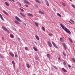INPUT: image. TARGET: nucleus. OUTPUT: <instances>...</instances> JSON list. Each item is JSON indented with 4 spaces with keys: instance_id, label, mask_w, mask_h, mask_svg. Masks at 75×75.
Segmentation results:
<instances>
[{
    "instance_id": "nucleus-7",
    "label": "nucleus",
    "mask_w": 75,
    "mask_h": 75,
    "mask_svg": "<svg viewBox=\"0 0 75 75\" xmlns=\"http://www.w3.org/2000/svg\"><path fill=\"white\" fill-rule=\"evenodd\" d=\"M62 71H63L64 72H66V73L67 72V71L66 69H65L64 68H62Z\"/></svg>"
},
{
    "instance_id": "nucleus-34",
    "label": "nucleus",
    "mask_w": 75,
    "mask_h": 75,
    "mask_svg": "<svg viewBox=\"0 0 75 75\" xmlns=\"http://www.w3.org/2000/svg\"><path fill=\"white\" fill-rule=\"evenodd\" d=\"M70 21H71V22H72V23H73V24H74V21L72 19H71L70 20Z\"/></svg>"
},
{
    "instance_id": "nucleus-39",
    "label": "nucleus",
    "mask_w": 75,
    "mask_h": 75,
    "mask_svg": "<svg viewBox=\"0 0 75 75\" xmlns=\"http://www.w3.org/2000/svg\"><path fill=\"white\" fill-rule=\"evenodd\" d=\"M63 64H64V65H66V66L67 65V64H66V63L65 62H63Z\"/></svg>"
},
{
    "instance_id": "nucleus-54",
    "label": "nucleus",
    "mask_w": 75,
    "mask_h": 75,
    "mask_svg": "<svg viewBox=\"0 0 75 75\" xmlns=\"http://www.w3.org/2000/svg\"><path fill=\"white\" fill-rule=\"evenodd\" d=\"M12 1H13V2H15V1H14V0H12Z\"/></svg>"
},
{
    "instance_id": "nucleus-42",
    "label": "nucleus",
    "mask_w": 75,
    "mask_h": 75,
    "mask_svg": "<svg viewBox=\"0 0 75 75\" xmlns=\"http://www.w3.org/2000/svg\"><path fill=\"white\" fill-rule=\"evenodd\" d=\"M15 56L16 58H17V57H18V56L16 54H15Z\"/></svg>"
},
{
    "instance_id": "nucleus-29",
    "label": "nucleus",
    "mask_w": 75,
    "mask_h": 75,
    "mask_svg": "<svg viewBox=\"0 0 75 75\" xmlns=\"http://www.w3.org/2000/svg\"><path fill=\"white\" fill-rule=\"evenodd\" d=\"M60 40L62 42H63V41H64V39H63V38H60Z\"/></svg>"
},
{
    "instance_id": "nucleus-17",
    "label": "nucleus",
    "mask_w": 75,
    "mask_h": 75,
    "mask_svg": "<svg viewBox=\"0 0 75 75\" xmlns=\"http://www.w3.org/2000/svg\"><path fill=\"white\" fill-rule=\"evenodd\" d=\"M28 16H30V17H33V15L32 14H31L30 13H28Z\"/></svg>"
},
{
    "instance_id": "nucleus-1",
    "label": "nucleus",
    "mask_w": 75,
    "mask_h": 75,
    "mask_svg": "<svg viewBox=\"0 0 75 75\" xmlns=\"http://www.w3.org/2000/svg\"><path fill=\"white\" fill-rule=\"evenodd\" d=\"M60 25L61 26V27L63 29V30H64V31H66V32H67L68 34H71V31H70V30H69V29H68L67 28L64 27V25H62V24H60Z\"/></svg>"
},
{
    "instance_id": "nucleus-35",
    "label": "nucleus",
    "mask_w": 75,
    "mask_h": 75,
    "mask_svg": "<svg viewBox=\"0 0 75 75\" xmlns=\"http://www.w3.org/2000/svg\"><path fill=\"white\" fill-rule=\"evenodd\" d=\"M70 21H71V22H72V23H73V24H74V21L72 19H71L70 20Z\"/></svg>"
},
{
    "instance_id": "nucleus-31",
    "label": "nucleus",
    "mask_w": 75,
    "mask_h": 75,
    "mask_svg": "<svg viewBox=\"0 0 75 75\" xmlns=\"http://www.w3.org/2000/svg\"><path fill=\"white\" fill-rule=\"evenodd\" d=\"M42 28L43 31H45V28H44V27L43 26H42Z\"/></svg>"
},
{
    "instance_id": "nucleus-23",
    "label": "nucleus",
    "mask_w": 75,
    "mask_h": 75,
    "mask_svg": "<svg viewBox=\"0 0 75 75\" xmlns=\"http://www.w3.org/2000/svg\"><path fill=\"white\" fill-rule=\"evenodd\" d=\"M19 10H21V11H24V9L21 8H19Z\"/></svg>"
},
{
    "instance_id": "nucleus-28",
    "label": "nucleus",
    "mask_w": 75,
    "mask_h": 75,
    "mask_svg": "<svg viewBox=\"0 0 75 75\" xmlns=\"http://www.w3.org/2000/svg\"><path fill=\"white\" fill-rule=\"evenodd\" d=\"M57 14L58 16H59V17H62V16H61V15L59 14V13H57Z\"/></svg>"
},
{
    "instance_id": "nucleus-50",
    "label": "nucleus",
    "mask_w": 75,
    "mask_h": 75,
    "mask_svg": "<svg viewBox=\"0 0 75 75\" xmlns=\"http://www.w3.org/2000/svg\"><path fill=\"white\" fill-rule=\"evenodd\" d=\"M54 10V11H56V9H55V8H53Z\"/></svg>"
},
{
    "instance_id": "nucleus-40",
    "label": "nucleus",
    "mask_w": 75,
    "mask_h": 75,
    "mask_svg": "<svg viewBox=\"0 0 75 75\" xmlns=\"http://www.w3.org/2000/svg\"><path fill=\"white\" fill-rule=\"evenodd\" d=\"M68 67H69V68H71V66L69 64H68Z\"/></svg>"
},
{
    "instance_id": "nucleus-55",
    "label": "nucleus",
    "mask_w": 75,
    "mask_h": 75,
    "mask_svg": "<svg viewBox=\"0 0 75 75\" xmlns=\"http://www.w3.org/2000/svg\"><path fill=\"white\" fill-rule=\"evenodd\" d=\"M2 39L3 40H4V38L3 37H2Z\"/></svg>"
},
{
    "instance_id": "nucleus-30",
    "label": "nucleus",
    "mask_w": 75,
    "mask_h": 75,
    "mask_svg": "<svg viewBox=\"0 0 75 75\" xmlns=\"http://www.w3.org/2000/svg\"><path fill=\"white\" fill-rule=\"evenodd\" d=\"M71 59H72L73 61L74 62V63H75V59H74L73 58H72Z\"/></svg>"
},
{
    "instance_id": "nucleus-5",
    "label": "nucleus",
    "mask_w": 75,
    "mask_h": 75,
    "mask_svg": "<svg viewBox=\"0 0 75 75\" xmlns=\"http://www.w3.org/2000/svg\"><path fill=\"white\" fill-rule=\"evenodd\" d=\"M63 45L66 50H67V45H66L64 43H63Z\"/></svg>"
},
{
    "instance_id": "nucleus-44",
    "label": "nucleus",
    "mask_w": 75,
    "mask_h": 75,
    "mask_svg": "<svg viewBox=\"0 0 75 75\" xmlns=\"http://www.w3.org/2000/svg\"><path fill=\"white\" fill-rule=\"evenodd\" d=\"M23 25H24L25 26H26V25H27V24H26L25 23H23Z\"/></svg>"
},
{
    "instance_id": "nucleus-61",
    "label": "nucleus",
    "mask_w": 75,
    "mask_h": 75,
    "mask_svg": "<svg viewBox=\"0 0 75 75\" xmlns=\"http://www.w3.org/2000/svg\"><path fill=\"white\" fill-rule=\"evenodd\" d=\"M1 54H0V57H1Z\"/></svg>"
},
{
    "instance_id": "nucleus-11",
    "label": "nucleus",
    "mask_w": 75,
    "mask_h": 75,
    "mask_svg": "<svg viewBox=\"0 0 75 75\" xmlns=\"http://www.w3.org/2000/svg\"><path fill=\"white\" fill-rule=\"evenodd\" d=\"M20 14L23 17H26V16L25 15H24V14H23V13L21 12L20 13Z\"/></svg>"
},
{
    "instance_id": "nucleus-38",
    "label": "nucleus",
    "mask_w": 75,
    "mask_h": 75,
    "mask_svg": "<svg viewBox=\"0 0 75 75\" xmlns=\"http://www.w3.org/2000/svg\"><path fill=\"white\" fill-rule=\"evenodd\" d=\"M63 54L64 55V56H66V54H65V52H63Z\"/></svg>"
},
{
    "instance_id": "nucleus-32",
    "label": "nucleus",
    "mask_w": 75,
    "mask_h": 75,
    "mask_svg": "<svg viewBox=\"0 0 75 75\" xmlns=\"http://www.w3.org/2000/svg\"><path fill=\"white\" fill-rule=\"evenodd\" d=\"M52 66L53 67H54L55 69H56L58 70V68H57L56 66H54V65H52Z\"/></svg>"
},
{
    "instance_id": "nucleus-20",
    "label": "nucleus",
    "mask_w": 75,
    "mask_h": 75,
    "mask_svg": "<svg viewBox=\"0 0 75 75\" xmlns=\"http://www.w3.org/2000/svg\"><path fill=\"white\" fill-rule=\"evenodd\" d=\"M69 41H70L71 42H73V41H72V39H71V38H69Z\"/></svg>"
},
{
    "instance_id": "nucleus-53",
    "label": "nucleus",
    "mask_w": 75,
    "mask_h": 75,
    "mask_svg": "<svg viewBox=\"0 0 75 75\" xmlns=\"http://www.w3.org/2000/svg\"><path fill=\"white\" fill-rule=\"evenodd\" d=\"M69 22L70 23H71V24H72V23L71 22H70V21H69Z\"/></svg>"
},
{
    "instance_id": "nucleus-47",
    "label": "nucleus",
    "mask_w": 75,
    "mask_h": 75,
    "mask_svg": "<svg viewBox=\"0 0 75 75\" xmlns=\"http://www.w3.org/2000/svg\"><path fill=\"white\" fill-rule=\"evenodd\" d=\"M58 59V60H59V61H61V58H60V57H59Z\"/></svg>"
},
{
    "instance_id": "nucleus-46",
    "label": "nucleus",
    "mask_w": 75,
    "mask_h": 75,
    "mask_svg": "<svg viewBox=\"0 0 75 75\" xmlns=\"http://www.w3.org/2000/svg\"><path fill=\"white\" fill-rule=\"evenodd\" d=\"M12 64H15V63H14V61H12Z\"/></svg>"
},
{
    "instance_id": "nucleus-48",
    "label": "nucleus",
    "mask_w": 75,
    "mask_h": 75,
    "mask_svg": "<svg viewBox=\"0 0 75 75\" xmlns=\"http://www.w3.org/2000/svg\"><path fill=\"white\" fill-rule=\"evenodd\" d=\"M13 67H15V63L14 64H13Z\"/></svg>"
},
{
    "instance_id": "nucleus-3",
    "label": "nucleus",
    "mask_w": 75,
    "mask_h": 75,
    "mask_svg": "<svg viewBox=\"0 0 75 75\" xmlns=\"http://www.w3.org/2000/svg\"><path fill=\"white\" fill-rule=\"evenodd\" d=\"M52 43L53 44V45H54V46L56 48H57V49H58V47L57 46V45L55 44V43L54 42H52Z\"/></svg>"
},
{
    "instance_id": "nucleus-13",
    "label": "nucleus",
    "mask_w": 75,
    "mask_h": 75,
    "mask_svg": "<svg viewBox=\"0 0 75 75\" xmlns=\"http://www.w3.org/2000/svg\"><path fill=\"white\" fill-rule=\"evenodd\" d=\"M38 13L39 14H44V13L42 12L41 11H39Z\"/></svg>"
},
{
    "instance_id": "nucleus-21",
    "label": "nucleus",
    "mask_w": 75,
    "mask_h": 75,
    "mask_svg": "<svg viewBox=\"0 0 75 75\" xmlns=\"http://www.w3.org/2000/svg\"><path fill=\"white\" fill-rule=\"evenodd\" d=\"M26 65L27 67H28V68H30V65H29V64H28V63H26Z\"/></svg>"
},
{
    "instance_id": "nucleus-22",
    "label": "nucleus",
    "mask_w": 75,
    "mask_h": 75,
    "mask_svg": "<svg viewBox=\"0 0 75 75\" xmlns=\"http://www.w3.org/2000/svg\"><path fill=\"white\" fill-rule=\"evenodd\" d=\"M35 1L36 2L38 3H39V4H40V3H41V2H40V1H39V0H35Z\"/></svg>"
},
{
    "instance_id": "nucleus-4",
    "label": "nucleus",
    "mask_w": 75,
    "mask_h": 75,
    "mask_svg": "<svg viewBox=\"0 0 75 75\" xmlns=\"http://www.w3.org/2000/svg\"><path fill=\"white\" fill-rule=\"evenodd\" d=\"M15 18L18 21H20V22H21V20H20V18H18V17L16 16L15 17Z\"/></svg>"
},
{
    "instance_id": "nucleus-56",
    "label": "nucleus",
    "mask_w": 75,
    "mask_h": 75,
    "mask_svg": "<svg viewBox=\"0 0 75 75\" xmlns=\"http://www.w3.org/2000/svg\"><path fill=\"white\" fill-rule=\"evenodd\" d=\"M18 40H20V38H18Z\"/></svg>"
},
{
    "instance_id": "nucleus-57",
    "label": "nucleus",
    "mask_w": 75,
    "mask_h": 75,
    "mask_svg": "<svg viewBox=\"0 0 75 75\" xmlns=\"http://www.w3.org/2000/svg\"><path fill=\"white\" fill-rule=\"evenodd\" d=\"M17 72H18V69H17Z\"/></svg>"
},
{
    "instance_id": "nucleus-58",
    "label": "nucleus",
    "mask_w": 75,
    "mask_h": 75,
    "mask_svg": "<svg viewBox=\"0 0 75 75\" xmlns=\"http://www.w3.org/2000/svg\"><path fill=\"white\" fill-rule=\"evenodd\" d=\"M34 43H35V44H37V42H35V41L34 42Z\"/></svg>"
},
{
    "instance_id": "nucleus-63",
    "label": "nucleus",
    "mask_w": 75,
    "mask_h": 75,
    "mask_svg": "<svg viewBox=\"0 0 75 75\" xmlns=\"http://www.w3.org/2000/svg\"><path fill=\"white\" fill-rule=\"evenodd\" d=\"M9 75H10V74H9Z\"/></svg>"
},
{
    "instance_id": "nucleus-45",
    "label": "nucleus",
    "mask_w": 75,
    "mask_h": 75,
    "mask_svg": "<svg viewBox=\"0 0 75 75\" xmlns=\"http://www.w3.org/2000/svg\"><path fill=\"white\" fill-rule=\"evenodd\" d=\"M50 36V37H52V35H51V34H48Z\"/></svg>"
},
{
    "instance_id": "nucleus-62",
    "label": "nucleus",
    "mask_w": 75,
    "mask_h": 75,
    "mask_svg": "<svg viewBox=\"0 0 75 75\" xmlns=\"http://www.w3.org/2000/svg\"><path fill=\"white\" fill-rule=\"evenodd\" d=\"M16 0V1H17V0Z\"/></svg>"
},
{
    "instance_id": "nucleus-25",
    "label": "nucleus",
    "mask_w": 75,
    "mask_h": 75,
    "mask_svg": "<svg viewBox=\"0 0 75 75\" xmlns=\"http://www.w3.org/2000/svg\"><path fill=\"white\" fill-rule=\"evenodd\" d=\"M10 37H11V38H14V35H13L10 34Z\"/></svg>"
},
{
    "instance_id": "nucleus-16",
    "label": "nucleus",
    "mask_w": 75,
    "mask_h": 75,
    "mask_svg": "<svg viewBox=\"0 0 75 75\" xmlns=\"http://www.w3.org/2000/svg\"><path fill=\"white\" fill-rule=\"evenodd\" d=\"M35 37L38 40H40V38H39V37H38V36L37 35H35Z\"/></svg>"
},
{
    "instance_id": "nucleus-6",
    "label": "nucleus",
    "mask_w": 75,
    "mask_h": 75,
    "mask_svg": "<svg viewBox=\"0 0 75 75\" xmlns=\"http://www.w3.org/2000/svg\"><path fill=\"white\" fill-rule=\"evenodd\" d=\"M45 1L46 3V5H47V6H49V3H48V1H47V0H45Z\"/></svg>"
},
{
    "instance_id": "nucleus-43",
    "label": "nucleus",
    "mask_w": 75,
    "mask_h": 75,
    "mask_svg": "<svg viewBox=\"0 0 75 75\" xmlns=\"http://www.w3.org/2000/svg\"><path fill=\"white\" fill-rule=\"evenodd\" d=\"M63 6H65V4L63 3Z\"/></svg>"
},
{
    "instance_id": "nucleus-52",
    "label": "nucleus",
    "mask_w": 75,
    "mask_h": 75,
    "mask_svg": "<svg viewBox=\"0 0 75 75\" xmlns=\"http://www.w3.org/2000/svg\"><path fill=\"white\" fill-rule=\"evenodd\" d=\"M25 7H28V5H25Z\"/></svg>"
},
{
    "instance_id": "nucleus-2",
    "label": "nucleus",
    "mask_w": 75,
    "mask_h": 75,
    "mask_svg": "<svg viewBox=\"0 0 75 75\" xmlns=\"http://www.w3.org/2000/svg\"><path fill=\"white\" fill-rule=\"evenodd\" d=\"M2 28L5 31H6L7 33H8V34H10V31L8 30H7L6 28H5V27L4 26H2Z\"/></svg>"
},
{
    "instance_id": "nucleus-37",
    "label": "nucleus",
    "mask_w": 75,
    "mask_h": 75,
    "mask_svg": "<svg viewBox=\"0 0 75 75\" xmlns=\"http://www.w3.org/2000/svg\"><path fill=\"white\" fill-rule=\"evenodd\" d=\"M71 6L72 7H73V8H75V6H74V5L72 4L71 5Z\"/></svg>"
},
{
    "instance_id": "nucleus-41",
    "label": "nucleus",
    "mask_w": 75,
    "mask_h": 75,
    "mask_svg": "<svg viewBox=\"0 0 75 75\" xmlns=\"http://www.w3.org/2000/svg\"><path fill=\"white\" fill-rule=\"evenodd\" d=\"M13 30H14V31H17V30L15 28H13Z\"/></svg>"
},
{
    "instance_id": "nucleus-10",
    "label": "nucleus",
    "mask_w": 75,
    "mask_h": 75,
    "mask_svg": "<svg viewBox=\"0 0 75 75\" xmlns=\"http://www.w3.org/2000/svg\"><path fill=\"white\" fill-rule=\"evenodd\" d=\"M9 54L11 56V57H14V55L13 54V53H11V52H10L9 53Z\"/></svg>"
},
{
    "instance_id": "nucleus-59",
    "label": "nucleus",
    "mask_w": 75,
    "mask_h": 75,
    "mask_svg": "<svg viewBox=\"0 0 75 75\" xmlns=\"http://www.w3.org/2000/svg\"><path fill=\"white\" fill-rule=\"evenodd\" d=\"M10 1H11V0H8Z\"/></svg>"
},
{
    "instance_id": "nucleus-36",
    "label": "nucleus",
    "mask_w": 75,
    "mask_h": 75,
    "mask_svg": "<svg viewBox=\"0 0 75 75\" xmlns=\"http://www.w3.org/2000/svg\"><path fill=\"white\" fill-rule=\"evenodd\" d=\"M35 6L36 7V8H38V5L36 4L35 5Z\"/></svg>"
},
{
    "instance_id": "nucleus-51",
    "label": "nucleus",
    "mask_w": 75,
    "mask_h": 75,
    "mask_svg": "<svg viewBox=\"0 0 75 75\" xmlns=\"http://www.w3.org/2000/svg\"><path fill=\"white\" fill-rule=\"evenodd\" d=\"M35 59H36V60H38V58H37V57H36L35 58Z\"/></svg>"
},
{
    "instance_id": "nucleus-24",
    "label": "nucleus",
    "mask_w": 75,
    "mask_h": 75,
    "mask_svg": "<svg viewBox=\"0 0 75 75\" xmlns=\"http://www.w3.org/2000/svg\"><path fill=\"white\" fill-rule=\"evenodd\" d=\"M17 4H18V5H19V6H21V4L20 2H17Z\"/></svg>"
},
{
    "instance_id": "nucleus-19",
    "label": "nucleus",
    "mask_w": 75,
    "mask_h": 75,
    "mask_svg": "<svg viewBox=\"0 0 75 75\" xmlns=\"http://www.w3.org/2000/svg\"><path fill=\"white\" fill-rule=\"evenodd\" d=\"M35 24L37 27H38V23H37L36 22H35Z\"/></svg>"
},
{
    "instance_id": "nucleus-18",
    "label": "nucleus",
    "mask_w": 75,
    "mask_h": 75,
    "mask_svg": "<svg viewBox=\"0 0 75 75\" xmlns=\"http://www.w3.org/2000/svg\"><path fill=\"white\" fill-rule=\"evenodd\" d=\"M33 48L35 51H38V49H37L35 47H33Z\"/></svg>"
},
{
    "instance_id": "nucleus-33",
    "label": "nucleus",
    "mask_w": 75,
    "mask_h": 75,
    "mask_svg": "<svg viewBox=\"0 0 75 75\" xmlns=\"http://www.w3.org/2000/svg\"><path fill=\"white\" fill-rule=\"evenodd\" d=\"M5 4L7 6H9V4H8V3L6 2H5Z\"/></svg>"
},
{
    "instance_id": "nucleus-9",
    "label": "nucleus",
    "mask_w": 75,
    "mask_h": 75,
    "mask_svg": "<svg viewBox=\"0 0 75 75\" xmlns=\"http://www.w3.org/2000/svg\"><path fill=\"white\" fill-rule=\"evenodd\" d=\"M3 11L4 13V14H5L6 16H8V13H7V12H6V11H4V10Z\"/></svg>"
},
{
    "instance_id": "nucleus-26",
    "label": "nucleus",
    "mask_w": 75,
    "mask_h": 75,
    "mask_svg": "<svg viewBox=\"0 0 75 75\" xmlns=\"http://www.w3.org/2000/svg\"><path fill=\"white\" fill-rule=\"evenodd\" d=\"M25 50H27V51H28V47H25Z\"/></svg>"
},
{
    "instance_id": "nucleus-27",
    "label": "nucleus",
    "mask_w": 75,
    "mask_h": 75,
    "mask_svg": "<svg viewBox=\"0 0 75 75\" xmlns=\"http://www.w3.org/2000/svg\"><path fill=\"white\" fill-rule=\"evenodd\" d=\"M47 57L48 58H50V55L49 54H47Z\"/></svg>"
},
{
    "instance_id": "nucleus-14",
    "label": "nucleus",
    "mask_w": 75,
    "mask_h": 75,
    "mask_svg": "<svg viewBox=\"0 0 75 75\" xmlns=\"http://www.w3.org/2000/svg\"><path fill=\"white\" fill-rule=\"evenodd\" d=\"M48 44L49 46L50 47H52V44H51V43L50 42H48Z\"/></svg>"
},
{
    "instance_id": "nucleus-49",
    "label": "nucleus",
    "mask_w": 75,
    "mask_h": 75,
    "mask_svg": "<svg viewBox=\"0 0 75 75\" xmlns=\"http://www.w3.org/2000/svg\"><path fill=\"white\" fill-rule=\"evenodd\" d=\"M0 57H1V58H4V57H3V56H2L1 55V56Z\"/></svg>"
},
{
    "instance_id": "nucleus-8",
    "label": "nucleus",
    "mask_w": 75,
    "mask_h": 75,
    "mask_svg": "<svg viewBox=\"0 0 75 75\" xmlns=\"http://www.w3.org/2000/svg\"><path fill=\"white\" fill-rule=\"evenodd\" d=\"M23 1L25 3H26V4H30V3L26 0H24Z\"/></svg>"
},
{
    "instance_id": "nucleus-60",
    "label": "nucleus",
    "mask_w": 75,
    "mask_h": 75,
    "mask_svg": "<svg viewBox=\"0 0 75 75\" xmlns=\"http://www.w3.org/2000/svg\"><path fill=\"white\" fill-rule=\"evenodd\" d=\"M70 1H72V0H69Z\"/></svg>"
},
{
    "instance_id": "nucleus-15",
    "label": "nucleus",
    "mask_w": 75,
    "mask_h": 75,
    "mask_svg": "<svg viewBox=\"0 0 75 75\" xmlns=\"http://www.w3.org/2000/svg\"><path fill=\"white\" fill-rule=\"evenodd\" d=\"M14 23H16V24H20V23L17 21H14Z\"/></svg>"
},
{
    "instance_id": "nucleus-12",
    "label": "nucleus",
    "mask_w": 75,
    "mask_h": 75,
    "mask_svg": "<svg viewBox=\"0 0 75 75\" xmlns=\"http://www.w3.org/2000/svg\"><path fill=\"white\" fill-rule=\"evenodd\" d=\"M0 18L2 20H3V21H4V19L3 18V17L2 15H1V14H0Z\"/></svg>"
}]
</instances>
